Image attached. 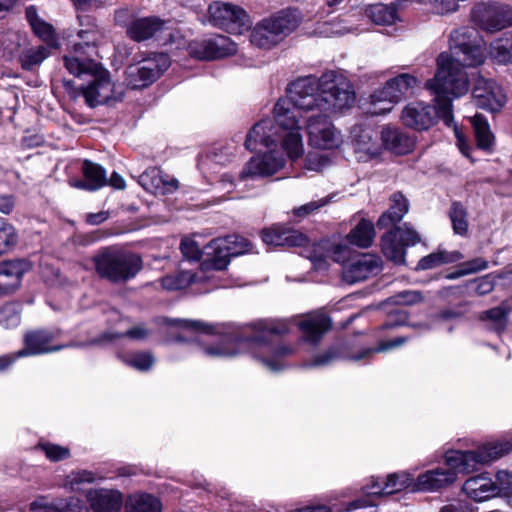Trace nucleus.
Listing matches in <instances>:
<instances>
[{"label":"nucleus","instance_id":"nucleus-1","mask_svg":"<svg viewBox=\"0 0 512 512\" xmlns=\"http://www.w3.org/2000/svg\"><path fill=\"white\" fill-rule=\"evenodd\" d=\"M355 91L351 82L336 71H326L320 77H299L289 84L287 96L274 106V119L266 118L256 123L248 133L245 146L254 151L262 145L267 153L252 157L243 167L241 181L271 176L285 165L280 152L271 149L281 139V147L292 161L304 153L301 134L304 113L339 112L352 107Z\"/></svg>","mask_w":512,"mask_h":512},{"label":"nucleus","instance_id":"nucleus-2","mask_svg":"<svg viewBox=\"0 0 512 512\" xmlns=\"http://www.w3.org/2000/svg\"><path fill=\"white\" fill-rule=\"evenodd\" d=\"M486 48L477 32L460 28L451 32L450 52L437 58V72L426 82V88L434 95L436 106L423 102H411L402 111V122L415 130H426L437 118L444 124L453 123L452 102L449 95L460 97L469 90V81L464 67H476L484 63Z\"/></svg>","mask_w":512,"mask_h":512},{"label":"nucleus","instance_id":"nucleus-3","mask_svg":"<svg viewBox=\"0 0 512 512\" xmlns=\"http://www.w3.org/2000/svg\"><path fill=\"white\" fill-rule=\"evenodd\" d=\"M171 323L183 330L198 333L195 340L203 353L210 358H231L249 352L266 369L277 372L286 367L285 360L295 352L291 345L270 343L271 336H281L289 332L290 321L285 319L256 320L245 326L241 333L223 336L212 333L211 328L201 321L174 319Z\"/></svg>","mask_w":512,"mask_h":512},{"label":"nucleus","instance_id":"nucleus-4","mask_svg":"<svg viewBox=\"0 0 512 512\" xmlns=\"http://www.w3.org/2000/svg\"><path fill=\"white\" fill-rule=\"evenodd\" d=\"M66 70L73 76L85 78L87 84L81 88L74 86L73 82L65 80L66 92L71 98L76 99L83 96L90 107L117 102L123 98V90L117 85L110 75V72L97 61L81 62L77 58L66 59Z\"/></svg>","mask_w":512,"mask_h":512},{"label":"nucleus","instance_id":"nucleus-5","mask_svg":"<svg viewBox=\"0 0 512 512\" xmlns=\"http://www.w3.org/2000/svg\"><path fill=\"white\" fill-rule=\"evenodd\" d=\"M300 23L301 15L296 9L278 11L253 27L250 42L258 48L270 49L295 31Z\"/></svg>","mask_w":512,"mask_h":512},{"label":"nucleus","instance_id":"nucleus-6","mask_svg":"<svg viewBox=\"0 0 512 512\" xmlns=\"http://www.w3.org/2000/svg\"><path fill=\"white\" fill-rule=\"evenodd\" d=\"M512 450V442L508 440L491 442L476 450H448L445 455L447 466L458 470L460 473L469 474L480 466L507 455Z\"/></svg>","mask_w":512,"mask_h":512},{"label":"nucleus","instance_id":"nucleus-7","mask_svg":"<svg viewBox=\"0 0 512 512\" xmlns=\"http://www.w3.org/2000/svg\"><path fill=\"white\" fill-rule=\"evenodd\" d=\"M97 273L110 281H126L142 268L141 258L133 253L107 249L94 257Z\"/></svg>","mask_w":512,"mask_h":512},{"label":"nucleus","instance_id":"nucleus-8","mask_svg":"<svg viewBox=\"0 0 512 512\" xmlns=\"http://www.w3.org/2000/svg\"><path fill=\"white\" fill-rule=\"evenodd\" d=\"M251 250V242L239 235L213 239L204 248L207 259L202 264V272L204 270H223L228 266L231 257L248 253Z\"/></svg>","mask_w":512,"mask_h":512},{"label":"nucleus","instance_id":"nucleus-9","mask_svg":"<svg viewBox=\"0 0 512 512\" xmlns=\"http://www.w3.org/2000/svg\"><path fill=\"white\" fill-rule=\"evenodd\" d=\"M327 113L320 112L304 118L308 144L315 149L335 150L344 143L343 134L326 115Z\"/></svg>","mask_w":512,"mask_h":512},{"label":"nucleus","instance_id":"nucleus-10","mask_svg":"<svg viewBox=\"0 0 512 512\" xmlns=\"http://www.w3.org/2000/svg\"><path fill=\"white\" fill-rule=\"evenodd\" d=\"M169 66L170 59L167 54H153L126 68V82L132 89L145 88L156 81Z\"/></svg>","mask_w":512,"mask_h":512},{"label":"nucleus","instance_id":"nucleus-11","mask_svg":"<svg viewBox=\"0 0 512 512\" xmlns=\"http://www.w3.org/2000/svg\"><path fill=\"white\" fill-rule=\"evenodd\" d=\"M210 22L228 33L242 34L249 30L252 21L240 6L220 1L212 2L208 7Z\"/></svg>","mask_w":512,"mask_h":512},{"label":"nucleus","instance_id":"nucleus-12","mask_svg":"<svg viewBox=\"0 0 512 512\" xmlns=\"http://www.w3.org/2000/svg\"><path fill=\"white\" fill-rule=\"evenodd\" d=\"M238 45L228 36L214 34L189 43L188 53L199 60H218L236 54Z\"/></svg>","mask_w":512,"mask_h":512},{"label":"nucleus","instance_id":"nucleus-13","mask_svg":"<svg viewBox=\"0 0 512 512\" xmlns=\"http://www.w3.org/2000/svg\"><path fill=\"white\" fill-rule=\"evenodd\" d=\"M473 19L482 30L494 33L512 25V8L499 3H481L474 8Z\"/></svg>","mask_w":512,"mask_h":512},{"label":"nucleus","instance_id":"nucleus-14","mask_svg":"<svg viewBox=\"0 0 512 512\" xmlns=\"http://www.w3.org/2000/svg\"><path fill=\"white\" fill-rule=\"evenodd\" d=\"M103 38L102 32L95 23H87L86 28H82L77 33V39L71 41L68 53L63 56L64 66L66 67L67 58H77L81 62L95 61L92 57L97 54V47Z\"/></svg>","mask_w":512,"mask_h":512},{"label":"nucleus","instance_id":"nucleus-15","mask_svg":"<svg viewBox=\"0 0 512 512\" xmlns=\"http://www.w3.org/2000/svg\"><path fill=\"white\" fill-rule=\"evenodd\" d=\"M128 36L137 42L155 38L163 43L172 40L171 28L157 17H146L134 20L127 29Z\"/></svg>","mask_w":512,"mask_h":512},{"label":"nucleus","instance_id":"nucleus-16","mask_svg":"<svg viewBox=\"0 0 512 512\" xmlns=\"http://www.w3.org/2000/svg\"><path fill=\"white\" fill-rule=\"evenodd\" d=\"M473 99L477 107L497 112L505 105L506 94L494 80L480 77L473 89Z\"/></svg>","mask_w":512,"mask_h":512},{"label":"nucleus","instance_id":"nucleus-17","mask_svg":"<svg viewBox=\"0 0 512 512\" xmlns=\"http://www.w3.org/2000/svg\"><path fill=\"white\" fill-rule=\"evenodd\" d=\"M381 267L380 257L373 254H356L343 267V279L350 284L359 282L379 273Z\"/></svg>","mask_w":512,"mask_h":512},{"label":"nucleus","instance_id":"nucleus-18","mask_svg":"<svg viewBox=\"0 0 512 512\" xmlns=\"http://www.w3.org/2000/svg\"><path fill=\"white\" fill-rule=\"evenodd\" d=\"M414 476L409 472L389 474L385 479L373 478L371 484L365 488L370 496H383L400 492L410 486L414 488Z\"/></svg>","mask_w":512,"mask_h":512},{"label":"nucleus","instance_id":"nucleus-19","mask_svg":"<svg viewBox=\"0 0 512 512\" xmlns=\"http://www.w3.org/2000/svg\"><path fill=\"white\" fill-rule=\"evenodd\" d=\"M28 261L15 259L0 263V296L14 293L21 286L23 276L30 271Z\"/></svg>","mask_w":512,"mask_h":512},{"label":"nucleus","instance_id":"nucleus-20","mask_svg":"<svg viewBox=\"0 0 512 512\" xmlns=\"http://www.w3.org/2000/svg\"><path fill=\"white\" fill-rule=\"evenodd\" d=\"M138 183L149 193L154 195H166L174 193L178 187V180L160 169L153 167L143 172L138 179Z\"/></svg>","mask_w":512,"mask_h":512},{"label":"nucleus","instance_id":"nucleus-21","mask_svg":"<svg viewBox=\"0 0 512 512\" xmlns=\"http://www.w3.org/2000/svg\"><path fill=\"white\" fill-rule=\"evenodd\" d=\"M353 137L354 152L359 161L366 162L377 157L381 151V145L377 141V133L370 128L354 126L351 131Z\"/></svg>","mask_w":512,"mask_h":512},{"label":"nucleus","instance_id":"nucleus-22","mask_svg":"<svg viewBox=\"0 0 512 512\" xmlns=\"http://www.w3.org/2000/svg\"><path fill=\"white\" fill-rule=\"evenodd\" d=\"M434 469L421 473L414 483V491L434 492L445 488L456 481L458 470Z\"/></svg>","mask_w":512,"mask_h":512},{"label":"nucleus","instance_id":"nucleus-23","mask_svg":"<svg viewBox=\"0 0 512 512\" xmlns=\"http://www.w3.org/2000/svg\"><path fill=\"white\" fill-rule=\"evenodd\" d=\"M55 334L46 330L32 331L25 336V347L17 352V356H33L59 351L64 346H52Z\"/></svg>","mask_w":512,"mask_h":512},{"label":"nucleus","instance_id":"nucleus-24","mask_svg":"<svg viewBox=\"0 0 512 512\" xmlns=\"http://www.w3.org/2000/svg\"><path fill=\"white\" fill-rule=\"evenodd\" d=\"M296 325L302 333L304 341L317 344L324 333L330 328V319L323 313L315 312L299 320Z\"/></svg>","mask_w":512,"mask_h":512},{"label":"nucleus","instance_id":"nucleus-25","mask_svg":"<svg viewBox=\"0 0 512 512\" xmlns=\"http://www.w3.org/2000/svg\"><path fill=\"white\" fill-rule=\"evenodd\" d=\"M87 500L95 512H118L123 498L120 492L108 489H90Z\"/></svg>","mask_w":512,"mask_h":512},{"label":"nucleus","instance_id":"nucleus-26","mask_svg":"<svg viewBox=\"0 0 512 512\" xmlns=\"http://www.w3.org/2000/svg\"><path fill=\"white\" fill-rule=\"evenodd\" d=\"M262 240L271 246L295 247L306 244L307 237L296 230L274 226L262 231Z\"/></svg>","mask_w":512,"mask_h":512},{"label":"nucleus","instance_id":"nucleus-27","mask_svg":"<svg viewBox=\"0 0 512 512\" xmlns=\"http://www.w3.org/2000/svg\"><path fill=\"white\" fill-rule=\"evenodd\" d=\"M462 489L469 498L477 502L486 501L497 495L496 485L484 474L469 478Z\"/></svg>","mask_w":512,"mask_h":512},{"label":"nucleus","instance_id":"nucleus-28","mask_svg":"<svg viewBox=\"0 0 512 512\" xmlns=\"http://www.w3.org/2000/svg\"><path fill=\"white\" fill-rule=\"evenodd\" d=\"M211 270H204L202 268L198 273L190 271H181L175 275H168L162 278L161 285L164 289L169 291H176L185 289L192 283L210 281L214 278Z\"/></svg>","mask_w":512,"mask_h":512},{"label":"nucleus","instance_id":"nucleus-29","mask_svg":"<svg viewBox=\"0 0 512 512\" xmlns=\"http://www.w3.org/2000/svg\"><path fill=\"white\" fill-rule=\"evenodd\" d=\"M80 501L77 498H55L50 499L48 496H38L31 504L32 512H76L79 508Z\"/></svg>","mask_w":512,"mask_h":512},{"label":"nucleus","instance_id":"nucleus-30","mask_svg":"<svg viewBox=\"0 0 512 512\" xmlns=\"http://www.w3.org/2000/svg\"><path fill=\"white\" fill-rule=\"evenodd\" d=\"M381 138L383 145L396 154H406L414 147V140L396 128L384 127Z\"/></svg>","mask_w":512,"mask_h":512},{"label":"nucleus","instance_id":"nucleus-31","mask_svg":"<svg viewBox=\"0 0 512 512\" xmlns=\"http://www.w3.org/2000/svg\"><path fill=\"white\" fill-rule=\"evenodd\" d=\"M82 171L84 174L83 181H77L75 187L95 191L107 185L106 171L100 165L89 160L83 162Z\"/></svg>","mask_w":512,"mask_h":512},{"label":"nucleus","instance_id":"nucleus-32","mask_svg":"<svg viewBox=\"0 0 512 512\" xmlns=\"http://www.w3.org/2000/svg\"><path fill=\"white\" fill-rule=\"evenodd\" d=\"M391 205L389 209L384 212L377 221L379 228H387L395 223H398L408 212V200L401 193L392 194Z\"/></svg>","mask_w":512,"mask_h":512},{"label":"nucleus","instance_id":"nucleus-33","mask_svg":"<svg viewBox=\"0 0 512 512\" xmlns=\"http://www.w3.org/2000/svg\"><path fill=\"white\" fill-rule=\"evenodd\" d=\"M381 251L384 256L396 265L405 264L406 250L397 237V231H388L381 238Z\"/></svg>","mask_w":512,"mask_h":512},{"label":"nucleus","instance_id":"nucleus-34","mask_svg":"<svg viewBox=\"0 0 512 512\" xmlns=\"http://www.w3.org/2000/svg\"><path fill=\"white\" fill-rule=\"evenodd\" d=\"M397 104L395 95L388 88L387 83L373 92L370 96L369 113L372 115H384L392 111Z\"/></svg>","mask_w":512,"mask_h":512},{"label":"nucleus","instance_id":"nucleus-35","mask_svg":"<svg viewBox=\"0 0 512 512\" xmlns=\"http://www.w3.org/2000/svg\"><path fill=\"white\" fill-rule=\"evenodd\" d=\"M125 508L127 512H161L162 504L151 494L135 493L127 498Z\"/></svg>","mask_w":512,"mask_h":512},{"label":"nucleus","instance_id":"nucleus-36","mask_svg":"<svg viewBox=\"0 0 512 512\" xmlns=\"http://www.w3.org/2000/svg\"><path fill=\"white\" fill-rule=\"evenodd\" d=\"M375 238V228L371 221L361 219L360 222L349 232L347 241L359 248H368Z\"/></svg>","mask_w":512,"mask_h":512},{"label":"nucleus","instance_id":"nucleus-37","mask_svg":"<svg viewBox=\"0 0 512 512\" xmlns=\"http://www.w3.org/2000/svg\"><path fill=\"white\" fill-rule=\"evenodd\" d=\"M477 146L482 150L490 151L495 142V136L491 131L490 125L485 117L480 114L470 118Z\"/></svg>","mask_w":512,"mask_h":512},{"label":"nucleus","instance_id":"nucleus-38","mask_svg":"<svg viewBox=\"0 0 512 512\" xmlns=\"http://www.w3.org/2000/svg\"><path fill=\"white\" fill-rule=\"evenodd\" d=\"M462 258L463 256L459 251L449 252L446 250H438L437 252H433L427 256L422 257L419 260L416 269L429 270L444 264L455 263Z\"/></svg>","mask_w":512,"mask_h":512},{"label":"nucleus","instance_id":"nucleus-39","mask_svg":"<svg viewBox=\"0 0 512 512\" xmlns=\"http://www.w3.org/2000/svg\"><path fill=\"white\" fill-rule=\"evenodd\" d=\"M489 55L497 64H511L512 34H504L503 36L493 40L490 44Z\"/></svg>","mask_w":512,"mask_h":512},{"label":"nucleus","instance_id":"nucleus-40","mask_svg":"<svg viewBox=\"0 0 512 512\" xmlns=\"http://www.w3.org/2000/svg\"><path fill=\"white\" fill-rule=\"evenodd\" d=\"M386 83L395 95L398 103L403 97L412 94L414 88L418 85V80L411 74L403 73L388 80Z\"/></svg>","mask_w":512,"mask_h":512},{"label":"nucleus","instance_id":"nucleus-41","mask_svg":"<svg viewBox=\"0 0 512 512\" xmlns=\"http://www.w3.org/2000/svg\"><path fill=\"white\" fill-rule=\"evenodd\" d=\"M366 15L378 25H392L398 19L396 9L382 3L369 6L366 9Z\"/></svg>","mask_w":512,"mask_h":512},{"label":"nucleus","instance_id":"nucleus-42","mask_svg":"<svg viewBox=\"0 0 512 512\" xmlns=\"http://www.w3.org/2000/svg\"><path fill=\"white\" fill-rule=\"evenodd\" d=\"M453 231L458 235H465L468 230L467 212L460 203H453L449 211Z\"/></svg>","mask_w":512,"mask_h":512},{"label":"nucleus","instance_id":"nucleus-43","mask_svg":"<svg viewBox=\"0 0 512 512\" xmlns=\"http://www.w3.org/2000/svg\"><path fill=\"white\" fill-rule=\"evenodd\" d=\"M18 243V233L15 227L6 219L0 218V255Z\"/></svg>","mask_w":512,"mask_h":512},{"label":"nucleus","instance_id":"nucleus-44","mask_svg":"<svg viewBox=\"0 0 512 512\" xmlns=\"http://www.w3.org/2000/svg\"><path fill=\"white\" fill-rule=\"evenodd\" d=\"M48 54V50L44 46L29 48L20 56L22 67L26 70H31L34 66L46 59Z\"/></svg>","mask_w":512,"mask_h":512},{"label":"nucleus","instance_id":"nucleus-45","mask_svg":"<svg viewBox=\"0 0 512 512\" xmlns=\"http://www.w3.org/2000/svg\"><path fill=\"white\" fill-rule=\"evenodd\" d=\"M407 340H408L407 337L401 336V337H397V338H395L393 340L382 341V342L379 343V345L376 348L364 349L359 354L352 355L350 357V359L355 360V361H359V360H362V359H365V358L369 357L373 353H376V352H386L388 350H392V349H395L397 347H400L401 345L405 344L407 342Z\"/></svg>","mask_w":512,"mask_h":512},{"label":"nucleus","instance_id":"nucleus-46","mask_svg":"<svg viewBox=\"0 0 512 512\" xmlns=\"http://www.w3.org/2000/svg\"><path fill=\"white\" fill-rule=\"evenodd\" d=\"M20 309L17 304L8 303L0 308V325L5 328H14L20 324Z\"/></svg>","mask_w":512,"mask_h":512},{"label":"nucleus","instance_id":"nucleus-47","mask_svg":"<svg viewBox=\"0 0 512 512\" xmlns=\"http://www.w3.org/2000/svg\"><path fill=\"white\" fill-rule=\"evenodd\" d=\"M507 315L508 311H506L503 307H495L483 312L481 319L490 320L492 322V329L496 330L497 332H501L506 327Z\"/></svg>","mask_w":512,"mask_h":512},{"label":"nucleus","instance_id":"nucleus-48","mask_svg":"<svg viewBox=\"0 0 512 512\" xmlns=\"http://www.w3.org/2000/svg\"><path fill=\"white\" fill-rule=\"evenodd\" d=\"M124 362L139 371H148L154 365L155 360L151 353L139 352L129 356Z\"/></svg>","mask_w":512,"mask_h":512},{"label":"nucleus","instance_id":"nucleus-49","mask_svg":"<svg viewBox=\"0 0 512 512\" xmlns=\"http://www.w3.org/2000/svg\"><path fill=\"white\" fill-rule=\"evenodd\" d=\"M96 476L88 470L73 471L66 477L65 486L72 490H77L82 483H91L95 481Z\"/></svg>","mask_w":512,"mask_h":512},{"label":"nucleus","instance_id":"nucleus-50","mask_svg":"<svg viewBox=\"0 0 512 512\" xmlns=\"http://www.w3.org/2000/svg\"><path fill=\"white\" fill-rule=\"evenodd\" d=\"M339 358L338 349L335 347L329 348L328 350L318 353L306 363L307 367L318 368L330 365L333 361Z\"/></svg>","mask_w":512,"mask_h":512},{"label":"nucleus","instance_id":"nucleus-51","mask_svg":"<svg viewBox=\"0 0 512 512\" xmlns=\"http://www.w3.org/2000/svg\"><path fill=\"white\" fill-rule=\"evenodd\" d=\"M331 164V159L327 155L319 153H309L304 162L306 170L321 172Z\"/></svg>","mask_w":512,"mask_h":512},{"label":"nucleus","instance_id":"nucleus-52","mask_svg":"<svg viewBox=\"0 0 512 512\" xmlns=\"http://www.w3.org/2000/svg\"><path fill=\"white\" fill-rule=\"evenodd\" d=\"M392 231H397V237L404 245V247L415 246L421 241L419 233L407 223H405L403 226L392 229Z\"/></svg>","mask_w":512,"mask_h":512},{"label":"nucleus","instance_id":"nucleus-53","mask_svg":"<svg viewBox=\"0 0 512 512\" xmlns=\"http://www.w3.org/2000/svg\"><path fill=\"white\" fill-rule=\"evenodd\" d=\"M329 256L338 263H341L343 267L349 263L353 258V251L347 243L334 244L329 250Z\"/></svg>","mask_w":512,"mask_h":512},{"label":"nucleus","instance_id":"nucleus-54","mask_svg":"<svg viewBox=\"0 0 512 512\" xmlns=\"http://www.w3.org/2000/svg\"><path fill=\"white\" fill-rule=\"evenodd\" d=\"M40 449L45 453L50 461H61L70 456V450L66 447L52 443L40 444Z\"/></svg>","mask_w":512,"mask_h":512},{"label":"nucleus","instance_id":"nucleus-55","mask_svg":"<svg viewBox=\"0 0 512 512\" xmlns=\"http://www.w3.org/2000/svg\"><path fill=\"white\" fill-rule=\"evenodd\" d=\"M180 250L183 256L189 261H198L202 254L199 244L189 237L182 239L180 243Z\"/></svg>","mask_w":512,"mask_h":512},{"label":"nucleus","instance_id":"nucleus-56","mask_svg":"<svg viewBox=\"0 0 512 512\" xmlns=\"http://www.w3.org/2000/svg\"><path fill=\"white\" fill-rule=\"evenodd\" d=\"M32 29L34 33L44 42H46L49 46H56V37L54 29L50 24L44 21L36 22L33 23Z\"/></svg>","mask_w":512,"mask_h":512},{"label":"nucleus","instance_id":"nucleus-57","mask_svg":"<svg viewBox=\"0 0 512 512\" xmlns=\"http://www.w3.org/2000/svg\"><path fill=\"white\" fill-rule=\"evenodd\" d=\"M460 0H426L436 14L444 15L456 12L459 8Z\"/></svg>","mask_w":512,"mask_h":512},{"label":"nucleus","instance_id":"nucleus-58","mask_svg":"<svg viewBox=\"0 0 512 512\" xmlns=\"http://www.w3.org/2000/svg\"><path fill=\"white\" fill-rule=\"evenodd\" d=\"M333 196H326L318 200L311 201L309 203H306L299 208L294 210V213L296 216L304 217L306 215H309L313 213L314 211L320 209L321 207H324L327 205Z\"/></svg>","mask_w":512,"mask_h":512},{"label":"nucleus","instance_id":"nucleus-59","mask_svg":"<svg viewBox=\"0 0 512 512\" xmlns=\"http://www.w3.org/2000/svg\"><path fill=\"white\" fill-rule=\"evenodd\" d=\"M497 495L499 493L512 494V472L499 471L496 474Z\"/></svg>","mask_w":512,"mask_h":512},{"label":"nucleus","instance_id":"nucleus-60","mask_svg":"<svg viewBox=\"0 0 512 512\" xmlns=\"http://www.w3.org/2000/svg\"><path fill=\"white\" fill-rule=\"evenodd\" d=\"M468 266L469 267L465 270L450 274L448 276V278L455 279L457 277H460V276H463L466 274L484 270L488 267V263L483 259H475V260L471 261L470 263H468Z\"/></svg>","mask_w":512,"mask_h":512},{"label":"nucleus","instance_id":"nucleus-61","mask_svg":"<svg viewBox=\"0 0 512 512\" xmlns=\"http://www.w3.org/2000/svg\"><path fill=\"white\" fill-rule=\"evenodd\" d=\"M423 299L419 291H402L396 296V302L404 305H413Z\"/></svg>","mask_w":512,"mask_h":512},{"label":"nucleus","instance_id":"nucleus-62","mask_svg":"<svg viewBox=\"0 0 512 512\" xmlns=\"http://www.w3.org/2000/svg\"><path fill=\"white\" fill-rule=\"evenodd\" d=\"M494 289V280L490 276H484L475 281V293L477 295H486Z\"/></svg>","mask_w":512,"mask_h":512},{"label":"nucleus","instance_id":"nucleus-63","mask_svg":"<svg viewBox=\"0 0 512 512\" xmlns=\"http://www.w3.org/2000/svg\"><path fill=\"white\" fill-rule=\"evenodd\" d=\"M325 30L322 33H325L326 36H334V35H344L348 33L350 30L342 25L341 22H330L325 23Z\"/></svg>","mask_w":512,"mask_h":512},{"label":"nucleus","instance_id":"nucleus-64","mask_svg":"<svg viewBox=\"0 0 512 512\" xmlns=\"http://www.w3.org/2000/svg\"><path fill=\"white\" fill-rule=\"evenodd\" d=\"M439 512H474V510L469 504L458 502L442 506Z\"/></svg>","mask_w":512,"mask_h":512}]
</instances>
